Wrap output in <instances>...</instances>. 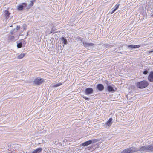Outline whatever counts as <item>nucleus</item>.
I'll return each mask as SVG.
<instances>
[{"mask_svg":"<svg viewBox=\"0 0 153 153\" xmlns=\"http://www.w3.org/2000/svg\"><path fill=\"white\" fill-rule=\"evenodd\" d=\"M97 88L99 91H102L103 90L104 88V86L101 84H99L97 85Z\"/></svg>","mask_w":153,"mask_h":153,"instance_id":"9b49d317","label":"nucleus"},{"mask_svg":"<svg viewBox=\"0 0 153 153\" xmlns=\"http://www.w3.org/2000/svg\"><path fill=\"white\" fill-rule=\"evenodd\" d=\"M15 29H12L10 31V33L11 34H13L15 32Z\"/></svg>","mask_w":153,"mask_h":153,"instance_id":"a878e982","label":"nucleus"},{"mask_svg":"<svg viewBox=\"0 0 153 153\" xmlns=\"http://www.w3.org/2000/svg\"><path fill=\"white\" fill-rule=\"evenodd\" d=\"M112 118H110L108 121H107L105 123V125L106 127L110 126L113 123Z\"/></svg>","mask_w":153,"mask_h":153,"instance_id":"6e6552de","label":"nucleus"},{"mask_svg":"<svg viewBox=\"0 0 153 153\" xmlns=\"http://www.w3.org/2000/svg\"><path fill=\"white\" fill-rule=\"evenodd\" d=\"M105 83L107 87L106 89H107L109 92H113L115 91V90L114 89L113 87L112 86L110 85L108 81L106 80L105 81Z\"/></svg>","mask_w":153,"mask_h":153,"instance_id":"20e7f679","label":"nucleus"},{"mask_svg":"<svg viewBox=\"0 0 153 153\" xmlns=\"http://www.w3.org/2000/svg\"><path fill=\"white\" fill-rule=\"evenodd\" d=\"M90 141L91 142V143H96L98 141V140L97 139H92L91 140H90Z\"/></svg>","mask_w":153,"mask_h":153,"instance_id":"5701e85b","label":"nucleus"},{"mask_svg":"<svg viewBox=\"0 0 153 153\" xmlns=\"http://www.w3.org/2000/svg\"><path fill=\"white\" fill-rule=\"evenodd\" d=\"M42 148H39L33 151L32 153H39L42 151Z\"/></svg>","mask_w":153,"mask_h":153,"instance_id":"2eb2a0df","label":"nucleus"},{"mask_svg":"<svg viewBox=\"0 0 153 153\" xmlns=\"http://www.w3.org/2000/svg\"><path fill=\"white\" fill-rule=\"evenodd\" d=\"M148 52H149V53L153 52V49L152 50H151L149 51H148Z\"/></svg>","mask_w":153,"mask_h":153,"instance_id":"c85d7f7f","label":"nucleus"},{"mask_svg":"<svg viewBox=\"0 0 153 153\" xmlns=\"http://www.w3.org/2000/svg\"><path fill=\"white\" fill-rule=\"evenodd\" d=\"M94 90L91 88H86L85 91V94L87 95H91L93 93Z\"/></svg>","mask_w":153,"mask_h":153,"instance_id":"0eeeda50","label":"nucleus"},{"mask_svg":"<svg viewBox=\"0 0 153 153\" xmlns=\"http://www.w3.org/2000/svg\"><path fill=\"white\" fill-rule=\"evenodd\" d=\"M61 40L62 42L64 44L66 45L67 44V39L64 37H62L61 38Z\"/></svg>","mask_w":153,"mask_h":153,"instance_id":"f3484780","label":"nucleus"},{"mask_svg":"<svg viewBox=\"0 0 153 153\" xmlns=\"http://www.w3.org/2000/svg\"><path fill=\"white\" fill-rule=\"evenodd\" d=\"M10 13L8 10H6L4 12V16L6 19H8L10 17Z\"/></svg>","mask_w":153,"mask_h":153,"instance_id":"ddd939ff","label":"nucleus"},{"mask_svg":"<svg viewBox=\"0 0 153 153\" xmlns=\"http://www.w3.org/2000/svg\"><path fill=\"white\" fill-rule=\"evenodd\" d=\"M105 45V46L106 47V48H111L113 46L112 45H111L109 44H106Z\"/></svg>","mask_w":153,"mask_h":153,"instance_id":"4be33fe9","label":"nucleus"},{"mask_svg":"<svg viewBox=\"0 0 153 153\" xmlns=\"http://www.w3.org/2000/svg\"><path fill=\"white\" fill-rule=\"evenodd\" d=\"M20 28V26H17L15 29V32H16L17 31V30H18Z\"/></svg>","mask_w":153,"mask_h":153,"instance_id":"393cba45","label":"nucleus"},{"mask_svg":"<svg viewBox=\"0 0 153 153\" xmlns=\"http://www.w3.org/2000/svg\"><path fill=\"white\" fill-rule=\"evenodd\" d=\"M14 37L13 36H9L8 37V40L10 41H13V40Z\"/></svg>","mask_w":153,"mask_h":153,"instance_id":"aec40b11","label":"nucleus"},{"mask_svg":"<svg viewBox=\"0 0 153 153\" xmlns=\"http://www.w3.org/2000/svg\"><path fill=\"white\" fill-rule=\"evenodd\" d=\"M83 97L84 99H85V100H89V98H88V97Z\"/></svg>","mask_w":153,"mask_h":153,"instance_id":"cd10ccee","label":"nucleus"},{"mask_svg":"<svg viewBox=\"0 0 153 153\" xmlns=\"http://www.w3.org/2000/svg\"><path fill=\"white\" fill-rule=\"evenodd\" d=\"M152 16L153 17V15Z\"/></svg>","mask_w":153,"mask_h":153,"instance_id":"7c9ffc66","label":"nucleus"},{"mask_svg":"<svg viewBox=\"0 0 153 153\" xmlns=\"http://www.w3.org/2000/svg\"><path fill=\"white\" fill-rule=\"evenodd\" d=\"M148 80L151 82H153V71H151L148 76Z\"/></svg>","mask_w":153,"mask_h":153,"instance_id":"1a4fd4ad","label":"nucleus"},{"mask_svg":"<svg viewBox=\"0 0 153 153\" xmlns=\"http://www.w3.org/2000/svg\"><path fill=\"white\" fill-rule=\"evenodd\" d=\"M22 43L21 42L17 44V46L18 48H20L22 47Z\"/></svg>","mask_w":153,"mask_h":153,"instance_id":"b1692460","label":"nucleus"},{"mask_svg":"<svg viewBox=\"0 0 153 153\" xmlns=\"http://www.w3.org/2000/svg\"><path fill=\"white\" fill-rule=\"evenodd\" d=\"M119 5V4H117L113 8V10L111 13H113L116 10H117L118 8Z\"/></svg>","mask_w":153,"mask_h":153,"instance_id":"dca6fc26","label":"nucleus"},{"mask_svg":"<svg viewBox=\"0 0 153 153\" xmlns=\"http://www.w3.org/2000/svg\"><path fill=\"white\" fill-rule=\"evenodd\" d=\"M10 27H12V25H11V26Z\"/></svg>","mask_w":153,"mask_h":153,"instance_id":"c756f323","label":"nucleus"},{"mask_svg":"<svg viewBox=\"0 0 153 153\" xmlns=\"http://www.w3.org/2000/svg\"><path fill=\"white\" fill-rule=\"evenodd\" d=\"M44 79L39 77L36 78L33 82V83L35 85H39L44 82Z\"/></svg>","mask_w":153,"mask_h":153,"instance_id":"39448f33","label":"nucleus"},{"mask_svg":"<svg viewBox=\"0 0 153 153\" xmlns=\"http://www.w3.org/2000/svg\"><path fill=\"white\" fill-rule=\"evenodd\" d=\"M148 73V71L147 70H145L143 72V74L145 75H146Z\"/></svg>","mask_w":153,"mask_h":153,"instance_id":"bb28decb","label":"nucleus"},{"mask_svg":"<svg viewBox=\"0 0 153 153\" xmlns=\"http://www.w3.org/2000/svg\"><path fill=\"white\" fill-rule=\"evenodd\" d=\"M140 45H128V47L129 49H135L138 48L140 47Z\"/></svg>","mask_w":153,"mask_h":153,"instance_id":"9d476101","label":"nucleus"},{"mask_svg":"<svg viewBox=\"0 0 153 153\" xmlns=\"http://www.w3.org/2000/svg\"><path fill=\"white\" fill-rule=\"evenodd\" d=\"M62 84L61 83H57V84H54V85H53V87H58V86L61 85Z\"/></svg>","mask_w":153,"mask_h":153,"instance_id":"412c9836","label":"nucleus"},{"mask_svg":"<svg viewBox=\"0 0 153 153\" xmlns=\"http://www.w3.org/2000/svg\"><path fill=\"white\" fill-rule=\"evenodd\" d=\"M141 152H150L153 151V145H149L145 146H142L138 149Z\"/></svg>","mask_w":153,"mask_h":153,"instance_id":"f257e3e1","label":"nucleus"},{"mask_svg":"<svg viewBox=\"0 0 153 153\" xmlns=\"http://www.w3.org/2000/svg\"><path fill=\"white\" fill-rule=\"evenodd\" d=\"M149 85L148 81L143 80L138 82L136 84L137 87L140 89H143L147 87Z\"/></svg>","mask_w":153,"mask_h":153,"instance_id":"f03ea898","label":"nucleus"},{"mask_svg":"<svg viewBox=\"0 0 153 153\" xmlns=\"http://www.w3.org/2000/svg\"><path fill=\"white\" fill-rule=\"evenodd\" d=\"M27 7V4L25 3H23L17 6V10L19 11L23 10L25 8Z\"/></svg>","mask_w":153,"mask_h":153,"instance_id":"423d86ee","label":"nucleus"},{"mask_svg":"<svg viewBox=\"0 0 153 153\" xmlns=\"http://www.w3.org/2000/svg\"><path fill=\"white\" fill-rule=\"evenodd\" d=\"M91 143V142L90 140L86 141L82 143V145L84 146H86L89 145Z\"/></svg>","mask_w":153,"mask_h":153,"instance_id":"a211bd4d","label":"nucleus"},{"mask_svg":"<svg viewBox=\"0 0 153 153\" xmlns=\"http://www.w3.org/2000/svg\"><path fill=\"white\" fill-rule=\"evenodd\" d=\"M25 54L24 53H21L18 56L17 58L20 59L22 58L25 56Z\"/></svg>","mask_w":153,"mask_h":153,"instance_id":"6ab92c4d","label":"nucleus"},{"mask_svg":"<svg viewBox=\"0 0 153 153\" xmlns=\"http://www.w3.org/2000/svg\"><path fill=\"white\" fill-rule=\"evenodd\" d=\"M83 44L84 46L86 48H88L89 47L92 46L94 44L92 43H89L87 42H83Z\"/></svg>","mask_w":153,"mask_h":153,"instance_id":"f8f14e48","label":"nucleus"},{"mask_svg":"<svg viewBox=\"0 0 153 153\" xmlns=\"http://www.w3.org/2000/svg\"><path fill=\"white\" fill-rule=\"evenodd\" d=\"M136 148L133 147H130L122 151L121 153H132L138 151Z\"/></svg>","mask_w":153,"mask_h":153,"instance_id":"7ed1b4c3","label":"nucleus"},{"mask_svg":"<svg viewBox=\"0 0 153 153\" xmlns=\"http://www.w3.org/2000/svg\"><path fill=\"white\" fill-rule=\"evenodd\" d=\"M36 1V0H31L30 1V3L28 6H27L26 9H30L33 5L34 2Z\"/></svg>","mask_w":153,"mask_h":153,"instance_id":"4468645a","label":"nucleus"}]
</instances>
